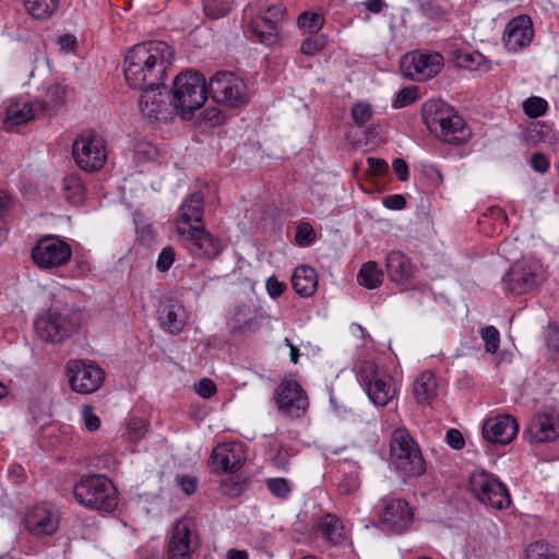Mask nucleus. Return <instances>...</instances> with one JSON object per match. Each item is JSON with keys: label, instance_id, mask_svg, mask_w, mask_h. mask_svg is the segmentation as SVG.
<instances>
[{"label": "nucleus", "instance_id": "25", "mask_svg": "<svg viewBox=\"0 0 559 559\" xmlns=\"http://www.w3.org/2000/svg\"><path fill=\"white\" fill-rule=\"evenodd\" d=\"M159 88L160 86H147L144 88H139L142 91L139 100V108L142 115L148 119H167L166 103Z\"/></svg>", "mask_w": 559, "mask_h": 559}, {"label": "nucleus", "instance_id": "16", "mask_svg": "<svg viewBox=\"0 0 559 559\" xmlns=\"http://www.w3.org/2000/svg\"><path fill=\"white\" fill-rule=\"evenodd\" d=\"M66 369L70 388L80 394L96 392L105 380V372L99 366L81 359L68 361Z\"/></svg>", "mask_w": 559, "mask_h": 559}, {"label": "nucleus", "instance_id": "49", "mask_svg": "<svg viewBox=\"0 0 559 559\" xmlns=\"http://www.w3.org/2000/svg\"><path fill=\"white\" fill-rule=\"evenodd\" d=\"M325 46V39L323 36L308 37L306 38L300 47V51L307 56H313Z\"/></svg>", "mask_w": 559, "mask_h": 559}, {"label": "nucleus", "instance_id": "28", "mask_svg": "<svg viewBox=\"0 0 559 559\" xmlns=\"http://www.w3.org/2000/svg\"><path fill=\"white\" fill-rule=\"evenodd\" d=\"M438 381L431 371L419 373L412 386V393L417 404L429 405L437 396Z\"/></svg>", "mask_w": 559, "mask_h": 559}, {"label": "nucleus", "instance_id": "55", "mask_svg": "<svg viewBox=\"0 0 559 559\" xmlns=\"http://www.w3.org/2000/svg\"><path fill=\"white\" fill-rule=\"evenodd\" d=\"M531 167L538 173H546L549 168V160L544 154L534 153L531 156Z\"/></svg>", "mask_w": 559, "mask_h": 559}, {"label": "nucleus", "instance_id": "1", "mask_svg": "<svg viewBox=\"0 0 559 559\" xmlns=\"http://www.w3.org/2000/svg\"><path fill=\"white\" fill-rule=\"evenodd\" d=\"M173 59L174 50L165 41L152 40L134 45L124 57L126 81L132 88L162 86Z\"/></svg>", "mask_w": 559, "mask_h": 559}, {"label": "nucleus", "instance_id": "15", "mask_svg": "<svg viewBox=\"0 0 559 559\" xmlns=\"http://www.w3.org/2000/svg\"><path fill=\"white\" fill-rule=\"evenodd\" d=\"M179 235L185 247L194 257L214 259L225 248L222 240L206 231L203 225L180 226Z\"/></svg>", "mask_w": 559, "mask_h": 559}, {"label": "nucleus", "instance_id": "57", "mask_svg": "<svg viewBox=\"0 0 559 559\" xmlns=\"http://www.w3.org/2000/svg\"><path fill=\"white\" fill-rule=\"evenodd\" d=\"M203 119L211 126H218L224 121V116L218 108L212 107L204 110Z\"/></svg>", "mask_w": 559, "mask_h": 559}, {"label": "nucleus", "instance_id": "42", "mask_svg": "<svg viewBox=\"0 0 559 559\" xmlns=\"http://www.w3.org/2000/svg\"><path fill=\"white\" fill-rule=\"evenodd\" d=\"M527 559H559V556L545 543L536 542L530 545Z\"/></svg>", "mask_w": 559, "mask_h": 559}, {"label": "nucleus", "instance_id": "33", "mask_svg": "<svg viewBox=\"0 0 559 559\" xmlns=\"http://www.w3.org/2000/svg\"><path fill=\"white\" fill-rule=\"evenodd\" d=\"M319 532L322 537L331 543L338 544L345 538L344 526L334 514H325L319 522Z\"/></svg>", "mask_w": 559, "mask_h": 559}, {"label": "nucleus", "instance_id": "3", "mask_svg": "<svg viewBox=\"0 0 559 559\" xmlns=\"http://www.w3.org/2000/svg\"><path fill=\"white\" fill-rule=\"evenodd\" d=\"M73 496L80 504L91 510L112 512L118 506L116 487L100 474L84 475L73 486Z\"/></svg>", "mask_w": 559, "mask_h": 559}, {"label": "nucleus", "instance_id": "22", "mask_svg": "<svg viewBox=\"0 0 559 559\" xmlns=\"http://www.w3.org/2000/svg\"><path fill=\"white\" fill-rule=\"evenodd\" d=\"M534 37L533 23L528 15L513 17L504 27L502 44L508 51L518 52L530 46Z\"/></svg>", "mask_w": 559, "mask_h": 559}, {"label": "nucleus", "instance_id": "19", "mask_svg": "<svg viewBox=\"0 0 559 559\" xmlns=\"http://www.w3.org/2000/svg\"><path fill=\"white\" fill-rule=\"evenodd\" d=\"M198 547V534L194 523L189 519L179 520L170 534L167 544L168 559H191Z\"/></svg>", "mask_w": 559, "mask_h": 559}, {"label": "nucleus", "instance_id": "56", "mask_svg": "<svg viewBox=\"0 0 559 559\" xmlns=\"http://www.w3.org/2000/svg\"><path fill=\"white\" fill-rule=\"evenodd\" d=\"M367 163L371 175L374 176L384 174L389 168L388 163L382 158L369 157Z\"/></svg>", "mask_w": 559, "mask_h": 559}, {"label": "nucleus", "instance_id": "9", "mask_svg": "<svg viewBox=\"0 0 559 559\" xmlns=\"http://www.w3.org/2000/svg\"><path fill=\"white\" fill-rule=\"evenodd\" d=\"M469 490L481 503L496 510L507 509L511 503L509 491L499 478L485 471L469 476Z\"/></svg>", "mask_w": 559, "mask_h": 559}, {"label": "nucleus", "instance_id": "47", "mask_svg": "<svg viewBox=\"0 0 559 559\" xmlns=\"http://www.w3.org/2000/svg\"><path fill=\"white\" fill-rule=\"evenodd\" d=\"M81 417L84 424V428L87 431H96L100 426L99 417L94 413L92 405H83L81 408Z\"/></svg>", "mask_w": 559, "mask_h": 559}, {"label": "nucleus", "instance_id": "24", "mask_svg": "<svg viewBox=\"0 0 559 559\" xmlns=\"http://www.w3.org/2000/svg\"><path fill=\"white\" fill-rule=\"evenodd\" d=\"M25 526L35 536H50L59 526V518L51 507L38 504L27 512Z\"/></svg>", "mask_w": 559, "mask_h": 559}, {"label": "nucleus", "instance_id": "17", "mask_svg": "<svg viewBox=\"0 0 559 559\" xmlns=\"http://www.w3.org/2000/svg\"><path fill=\"white\" fill-rule=\"evenodd\" d=\"M273 400L277 409L289 416L299 418L308 409V396L295 380H283L275 389Z\"/></svg>", "mask_w": 559, "mask_h": 559}, {"label": "nucleus", "instance_id": "13", "mask_svg": "<svg viewBox=\"0 0 559 559\" xmlns=\"http://www.w3.org/2000/svg\"><path fill=\"white\" fill-rule=\"evenodd\" d=\"M544 278L543 266L537 260L523 259L515 262L503 282L508 290L522 295L537 287Z\"/></svg>", "mask_w": 559, "mask_h": 559}, {"label": "nucleus", "instance_id": "8", "mask_svg": "<svg viewBox=\"0 0 559 559\" xmlns=\"http://www.w3.org/2000/svg\"><path fill=\"white\" fill-rule=\"evenodd\" d=\"M72 153L78 167L86 173L102 169L108 154L104 138L93 132L80 134L73 142Z\"/></svg>", "mask_w": 559, "mask_h": 559}, {"label": "nucleus", "instance_id": "43", "mask_svg": "<svg viewBox=\"0 0 559 559\" xmlns=\"http://www.w3.org/2000/svg\"><path fill=\"white\" fill-rule=\"evenodd\" d=\"M480 335L485 342L486 350L488 353L495 354L500 345L499 331L495 326L488 325L481 329Z\"/></svg>", "mask_w": 559, "mask_h": 559}, {"label": "nucleus", "instance_id": "63", "mask_svg": "<svg viewBox=\"0 0 559 559\" xmlns=\"http://www.w3.org/2000/svg\"><path fill=\"white\" fill-rule=\"evenodd\" d=\"M60 46L66 50H72L76 45V39L72 35H62L58 39Z\"/></svg>", "mask_w": 559, "mask_h": 559}, {"label": "nucleus", "instance_id": "64", "mask_svg": "<svg viewBox=\"0 0 559 559\" xmlns=\"http://www.w3.org/2000/svg\"><path fill=\"white\" fill-rule=\"evenodd\" d=\"M227 559H248L247 550L229 549L226 555Z\"/></svg>", "mask_w": 559, "mask_h": 559}, {"label": "nucleus", "instance_id": "62", "mask_svg": "<svg viewBox=\"0 0 559 559\" xmlns=\"http://www.w3.org/2000/svg\"><path fill=\"white\" fill-rule=\"evenodd\" d=\"M11 205L12 200L10 195L0 190V216L4 215L11 209Z\"/></svg>", "mask_w": 559, "mask_h": 559}, {"label": "nucleus", "instance_id": "10", "mask_svg": "<svg viewBox=\"0 0 559 559\" xmlns=\"http://www.w3.org/2000/svg\"><path fill=\"white\" fill-rule=\"evenodd\" d=\"M207 88L215 103L228 107H239L249 100L246 83L231 72L222 71L214 74Z\"/></svg>", "mask_w": 559, "mask_h": 559}, {"label": "nucleus", "instance_id": "32", "mask_svg": "<svg viewBox=\"0 0 559 559\" xmlns=\"http://www.w3.org/2000/svg\"><path fill=\"white\" fill-rule=\"evenodd\" d=\"M292 285L298 295L310 297L314 294L318 285L316 271L308 265L297 266L292 276Z\"/></svg>", "mask_w": 559, "mask_h": 559}, {"label": "nucleus", "instance_id": "6", "mask_svg": "<svg viewBox=\"0 0 559 559\" xmlns=\"http://www.w3.org/2000/svg\"><path fill=\"white\" fill-rule=\"evenodd\" d=\"M357 379L369 400L377 406L388 405L395 396L396 390L393 385V378L389 373L379 370L373 361L367 360L359 365Z\"/></svg>", "mask_w": 559, "mask_h": 559}, {"label": "nucleus", "instance_id": "36", "mask_svg": "<svg viewBox=\"0 0 559 559\" xmlns=\"http://www.w3.org/2000/svg\"><path fill=\"white\" fill-rule=\"evenodd\" d=\"M63 193L66 199L73 205L83 202L85 188L83 181L78 175H70L63 179Z\"/></svg>", "mask_w": 559, "mask_h": 559}, {"label": "nucleus", "instance_id": "52", "mask_svg": "<svg viewBox=\"0 0 559 559\" xmlns=\"http://www.w3.org/2000/svg\"><path fill=\"white\" fill-rule=\"evenodd\" d=\"M265 286H266L267 294L273 299L280 297L286 288L285 284L280 282L275 276H270L266 280Z\"/></svg>", "mask_w": 559, "mask_h": 559}, {"label": "nucleus", "instance_id": "60", "mask_svg": "<svg viewBox=\"0 0 559 559\" xmlns=\"http://www.w3.org/2000/svg\"><path fill=\"white\" fill-rule=\"evenodd\" d=\"M358 5L364 7L372 14H379L383 11L384 8H386L384 0H366L358 3Z\"/></svg>", "mask_w": 559, "mask_h": 559}, {"label": "nucleus", "instance_id": "20", "mask_svg": "<svg viewBox=\"0 0 559 559\" xmlns=\"http://www.w3.org/2000/svg\"><path fill=\"white\" fill-rule=\"evenodd\" d=\"M246 461L245 444L239 441L223 442L216 445L210 456V464L214 473H234Z\"/></svg>", "mask_w": 559, "mask_h": 559}, {"label": "nucleus", "instance_id": "50", "mask_svg": "<svg viewBox=\"0 0 559 559\" xmlns=\"http://www.w3.org/2000/svg\"><path fill=\"white\" fill-rule=\"evenodd\" d=\"M295 240L299 246H307L314 240V231L310 224L302 223L297 226Z\"/></svg>", "mask_w": 559, "mask_h": 559}, {"label": "nucleus", "instance_id": "53", "mask_svg": "<svg viewBox=\"0 0 559 559\" xmlns=\"http://www.w3.org/2000/svg\"><path fill=\"white\" fill-rule=\"evenodd\" d=\"M447 443L454 450L464 448L465 441L463 435L457 429H449L445 436Z\"/></svg>", "mask_w": 559, "mask_h": 559}, {"label": "nucleus", "instance_id": "29", "mask_svg": "<svg viewBox=\"0 0 559 559\" xmlns=\"http://www.w3.org/2000/svg\"><path fill=\"white\" fill-rule=\"evenodd\" d=\"M159 320L171 334H178L187 322L186 310L179 302L169 300L162 307Z\"/></svg>", "mask_w": 559, "mask_h": 559}, {"label": "nucleus", "instance_id": "27", "mask_svg": "<svg viewBox=\"0 0 559 559\" xmlns=\"http://www.w3.org/2000/svg\"><path fill=\"white\" fill-rule=\"evenodd\" d=\"M204 198L202 192H193L180 206V213L177 218V231L180 226H192L191 223L201 224L203 217Z\"/></svg>", "mask_w": 559, "mask_h": 559}, {"label": "nucleus", "instance_id": "58", "mask_svg": "<svg viewBox=\"0 0 559 559\" xmlns=\"http://www.w3.org/2000/svg\"><path fill=\"white\" fill-rule=\"evenodd\" d=\"M178 484L186 495H192L197 490V479L190 476H179Z\"/></svg>", "mask_w": 559, "mask_h": 559}, {"label": "nucleus", "instance_id": "61", "mask_svg": "<svg viewBox=\"0 0 559 559\" xmlns=\"http://www.w3.org/2000/svg\"><path fill=\"white\" fill-rule=\"evenodd\" d=\"M288 452L282 445H277V455L275 457V465L283 469H286L288 464Z\"/></svg>", "mask_w": 559, "mask_h": 559}, {"label": "nucleus", "instance_id": "30", "mask_svg": "<svg viewBox=\"0 0 559 559\" xmlns=\"http://www.w3.org/2000/svg\"><path fill=\"white\" fill-rule=\"evenodd\" d=\"M452 62L457 67L471 71L488 72L492 69L491 61L478 51L454 49L451 52Z\"/></svg>", "mask_w": 559, "mask_h": 559}, {"label": "nucleus", "instance_id": "31", "mask_svg": "<svg viewBox=\"0 0 559 559\" xmlns=\"http://www.w3.org/2000/svg\"><path fill=\"white\" fill-rule=\"evenodd\" d=\"M386 270L395 283H406L412 277L414 267L408 257L401 251H392L386 257Z\"/></svg>", "mask_w": 559, "mask_h": 559}, {"label": "nucleus", "instance_id": "37", "mask_svg": "<svg viewBox=\"0 0 559 559\" xmlns=\"http://www.w3.org/2000/svg\"><path fill=\"white\" fill-rule=\"evenodd\" d=\"M298 26L309 33H317L324 24V19L319 13L304 12L298 16Z\"/></svg>", "mask_w": 559, "mask_h": 559}, {"label": "nucleus", "instance_id": "34", "mask_svg": "<svg viewBox=\"0 0 559 559\" xmlns=\"http://www.w3.org/2000/svg\"><path fill=\"white\" fill-rule=\"evenodd\" d=\"M26 12L35 20H48L58 9L59 0H23Z\"/></svg>", "mask_w": 559, "mask_h": 559}, {"label": "nucleus", "instance_id": "59", "mask_svg": "<svg viewBox=\"0 0 559 559\" xmlns=\"http://www.w3.org/2000/svg\"><path fill=\"white\" fill-rule=\"evenodd\" d=\"M392 167L400 181H406L408 179V166L402 158H395Z\"/></svg>", "mask_w": 559, "mask_h": 559}, {"label": "nucleus", "instance_id": "41", "mask_svg": "<svg viewBox=\"0 0 559 559\" xmlns=\"http://www.w3.org/2000/svg\"><path fill=\"white\" fill-rule=\"evenodd\" d=\"M265 484L271 493L281 499L287 498L292 491L290 484L286 478H269Z\"/></svg>", "mask_w": 559, "mask_h": 559}, {"label": "nucleus", "instance_id": "46", "mask_svg": "<svg viewBox=\"0 0 559 559\" xmlns=\"http://www.w3.org/2000/svg\"><path fill=\"white\" fill-rule=\"evenodd\" d=\"M66 96V90L59 85L53 84L48 87L47 95H46V106L48 108H56L63 104Z\"/></svg>", "mask_w": 559, "mask_h": 559}, {"label": "nucleus", "instance_id": "54", "mask_svg": "<svg viewBox=\"0 0 559 559\" xmlns=\"http://www.w3.org/2000/svg\"><path fill=\"white\" fill-rule=\"evenodd\" d=\"M383 205L389 210H402L406 205V200L402 194H391L383 199Z\"/></svg>", "mask_w": 559, "mask_h": 559}, {"label": "nucleus", "instance_id": "51", "mask_svg": "<svg viewBox=\"0 0 559 559\" xmlns=\"http://www.w3.org/2000/svg\"><path fill=\"white\" fill-rule=\"evenodd\" d=\"M216 385L210 379H202L195 384V392L203 399H210L216 393Z\"/></svg>", "mask_w": 559, "mask_h": 559}, {"label": "nucleus", "instance_id": "21", "mask_svg": "<svg viewBox=\"0 0 559 559\" xmlns=\"http://www.w3.org/2000/svg\"><path fill=\"white\" fill-rule=\"evenodd\" d=\"M519 425L515 418L508 414L489 416L483 423L484 439L493 444H509L516 437Z\"/></svg>", "mask_w": 559, "mask_h": 559}, {"label": "nucleus", "instance_id": "39", "mask_svg": "<svg viewBox=\"0 0 559 559\" xmlns=\"http://www.w3.org/2000/svg\"><path fill=\"white\" fill-rule=\"evenodd\" d=\"M359 487L360 480L357 472L344 473L337 483V490L343 496L354 495Z\"/></svg>", "mask_w": 559, "mask_h": 559}, {"label": "nucleus", "instance_id": "38", "mask_svg": "<svg viewBox=\"0 0 559 559\" xmlns=\"http://www.w3.org/2000/svg\"><path fill=\"white\" fill-rule=\"evenodd\" d=\"M373 115V109L370 104L366 102L355 103L350 109V116L357 127L365 126Z\"/></svg>", "mask_w": 559, "mask_h": 559}, {"label": "nucleus", "instance_id": "4", "mask_svg": "<svg viewBox=\"0 0 559 559\" xmlns=\"http://www.w3.org/2000/svg\"><path fill=\"white\" fill-rule=\"evenodd\" d=\"M206 97V83L199 73L187 71L175 78L170 105L182 119L189 120L203 106Z\"/></svg>", "mask_w": 559, "mask_h": 559}, {"label": "nucleus", "instance_id": "7", "mask_svg": "<svg viewBox=\"0 0 559 559\" xmlns=\"http://www.w3.org/2000/svg\"><path fill=\"white\" fill-rule=\"evenodd\" d=\"M71 258V246L57 235L43 236L32 249V260L43 271L62 267L70 262Z\"/></svg>", "mask_w": 559, "mask_h": 559}, {"label": "nucleus", "instance_id": "11", "mask_svg": "<svg viewBox=\"0 0 559 559\" xmlns=\"http://www.w3.org/2000/svg\"><path fill=\"white\" fill-rule=\"evenodd\" d=\"M444 66L441 53L416 50L406 53L401 60L403 74L412 81L425 82L438 75Z\"/></svg>", "mask_w": 559, "mask_h": 559}, {"label": "nucleus", "instance_id": "48", "mask_svg": "<svg viewBox=\"0 0 559 559\" xmlns=\"http://www.w3.org/2000/svg\"><path fill=\"white\" fill-rule=\"evenodd\" d=\"M176 252L170 246L164 247L158 254L156 267L159 272H167L175 262Z\"/></svg>", "mask_w": 559, "mask_h": 559}, {"label": "nucleus", "instance_id": "35", "mask_svg": "<svg viewBox=\"0 0 559 559\" xmlns=\"http://www.w3.org/2000/svg\"><path fill=\"white\" fill-rule=\"evenodd\" d=\"M383 273L378 264L369 261L358 272V283L368 289L377 288L382 283Z\"/></svg>", "mask_w": 559, "mask_h": 559}, {"label": "nucleus", "instance_id": "12", "mask_svg": "<svg viewBox=\"0 0 559 559\" xmlns=\"http://www.w3.org/2000/svg\"><path fill=\"white\" fill-rule=\"evenodd\" d=\"M34 328L41 341L60 343L75 332L76 322L69 313H62L57 309H49L35 320Z\"/></svg>", "mask_w": 559, "mask_h": 559}, {"label": "nucleus", "instance_id": "40", "mask_svg": "<svg viewBox=\"0 0 559 559\" xmlns=\"http://www.w3.org/2000/svg\"><path fill=\"white\" fill-rule=\"evenodd\" d=\"M548 108L547 102L537 96H532L523 102V110L530 118H538L543 116Z\"/></svg>", "mask_w": 559, "mask_h": 559}, {"label": "nucleus", "instance_id": "5", "mask_svg": "<svg viewBox=\"0 0 559 559\" xmlns=\"http://www.w3.org/2000/svg\"><path fill=\"white\" fill-rule=\"evenodd\" d=\"M390 461L403 477H419L426 472L421 451L405 428L395 429L391 436Z\"/></svg>", "mask_w": 559, "mask_h": 559}, {"label": "nucleus", "instance_id": "14", "mask_svg": "<svg viewBox=\"0 0 559 559\" xmlns=\"http://www.w3.org/2000/svg\"><path fill=\"white\" fill-rule=\"evenodd\" d=\"M285 10L280 4L269 5L250 17L247 32L258 41L271 46L278 38V23L283 21Z\"/></svg>", "mask_w": 559, "mask_h": 559}, {"label": "nucleus", "instance_id": "2", "mask_svg": "<svg viewBox=\"0 0 559 559\" xmlns=\"http://www.w3.org/2000/svg\"><path fill=\"white\" fill-rule=\"evenodd\" d=\"M421 115L430 133L444 143L462 145L472 136V131L463 117L440 99L426 102Z\"/></svg>", "mask_w": 559, "mask_h": 559}, {"label": "nucleus", "instance_id": "45", "mask_svg": "<svg viewBox=\"0 0 559 559\" xmlns=\"http://www.w3.org/2000/svg\"><path fill=\"white\" fill-rule=\"evenodd\" d=\"M417 99V87L416 86H407L402 88L397 94L395 99L393 100L392 106L395 109L404 108Z\"/></svg>", "mask_w": 559, "mask_h": 559}, {"label": "nucleus", "instance_id": "23", "mask_svg": "<svg viewBox=\"0 0 559 559\" xmlns=\"http://www.w3.org/2000/svg\"><path fill=\"white\" fill-rule=\"evenodd\" d=\"M525 433L531 443H546L559 437V416L554 413H538L530 421Z\"/></svg>", "mask_w": 559, "mask_h": 559}, {"label": "nucleus", "instance_id": "18", "mask_svg": "<svg viewBox=\"0 0 559 559\" xmlns=\"http://www.w3.org/2000/svg\"><path fill=\"white\" fill-rule=\"evenodd\" d=\"M414 513L409 504L402 499L384 498L379 506L380 527L401 534L409 528Z\"/></svg>", "mask_w": 559, "mask_h": 559}, {"label": "nucleus", "instance_id": "44", "mask_svg": "<svg viewBox=\"0 0 559 559\" xmlns=\"http://www.w3.org/2000/svg\"><path fill=\"white\" fill-rule=\"evenodd\" d=\"M203 10L207 17L217 20L228 14L229 7L221 0H206Z\"/></svg>", "mask_w": 559, "mask_h": 559}, {"label": "nucleus", "instance_id": "26", "mask_svg": "<svg viewBox=\"0 0 559 559\" xmlns=\"http://www.w3.org/2000/svg\"><path fill=\"white\" fill-rule=\"evenodd\" d=\"M41 107V104H33L28 102H12L5 110V118L3 120V129L12 132L17 127L27 123L36 116V107Z\"/></svg>", "mask_w": 559, "mask_h": 559}]
</instances>
